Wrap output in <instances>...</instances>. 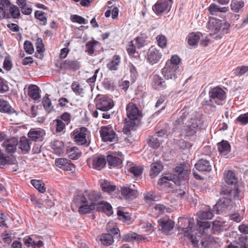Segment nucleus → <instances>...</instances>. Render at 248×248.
I'll list each match as a JSON object with an SVG mask.
<instances>
[{"instance_id":"nucleus-1","label":"nucleus","mask_w":248,"mask_h":248,"mask_svg":"<svg viewBox=\"0 0 248 248\" xmlns=\"http://www.w3.org/2000/svg\"><path fill=\"white\" fill-rule=\"evenodd\" d=\"M174 171L175 176L170 174L168 176L162 177L158 181V185H164L166 186H170V181L180 185L181 181H185L186 179L188 169L186 165L183 164L180 166H176L174 169Z\"/></svg>"},{"instance_id":"nucleus-2","label":"nucleus","mask_w":248,"mask_h":248,"mask_svg":"<svg viewBox=\"0 0 248 248\" xmlns=\"http://www.w3.org/2000/svg\"><path fill=\"white\" fill-rule=\"evenodd\" d=\"M203 121L201 115L195 113L191 116L186 125L181 129V133L185 137H191L194 135L198 129L201 128Z\"/></svg>"},{"instance_id":"nucleus-3","label":"nucleus","mask_w":248,"mask_h":248,"mask_svg":"<svg viewBox=\"0 0 248 248\" xmlns=\"http://www.w3.org/2000/svg\"><path fill=\"white\" fill-rule=\"evenodd\" d=\"M126 111L127 118L124 120L125 123L123 132L128 135L140 123L143 114L140 109H126Z\"/></svg>"},{"instance_id":"nucleus-4","label":"nucleus","mask_w":248,"mask_h":248,"mask_svg":"<svg viewBox=\"0 0 248 248\" xmlns=\"http://www.w3.org/2000/svg\"><path fill=\"white\" fill-rule=\"evenodd\" d=\"M178 220V226L182 228L185 235L189 237L192 243L195 247L198 246L199 240L196 236L191 234L190 233L194 225L193 220L184 217H180Z\"/></svg>"},{"instance_id":"nucleus-5","label":"nucleus","mask_w":248,"mask_h":248,"mask_svg":"<svg viewBox=\"0 0 248 248\" xmlns=\"http://www.w3.org/2000/svg\"><path fill=\"white\" fill-rule=\"evenodd\" d=\"M77 207H78V212L81 215L91 213L96 210L92 205H91L86 199L84 195H78L73 200Z\"/></svg>"},{"instance_id":"nucleus-6","label":"nucleus","mask_w":248,"mask_h":248,"mask_svg":"<svg viewBox=\"0 0 248 248\" xmlns=\"http://www.w3.org/2000/svg\"><path fill=\"white\" fill-rule=\"evenodd\" d=\"M211 102L214 103L216 106H221L225 103L226 98L225 92L220 87H216L212 89L209 92Z\"/></svg>"},{"instance_id":"nucleus-7","label":"nucleus","mask_w":248,"mask_h":248,"mask_svg":"<svg viewBox=\"0 0 248 248\" xmlns=\"http://www.w3.org/2000/svg\"><path fill=\"white\" fill-rule=\"evenodd\" d=\"M99 133L102 141L104 142H117L118 140L115 132L110 125L102 126Z\"/></svg>"},{"instance_id":"nucleus-8","label":"nucleus","mask_w":248,"mask_h":248,"mask_svg":"<svg viewBox=\"0 0 248 248\" xmlns=\"http://www.w3.org/2000/svg\"><path fill=\"white\" fill-rule=\"evenodd\" d=\"M88 129L85 127H81L75 130L72 135V137L78 145H85L88 147L90 142L87 143L86 136Z\"/></svg>"},{"instance_id":"nucleus-9","label":"nucleus","mask_w":248,"mask_h":248,"mask_svg":"<svg viewBox=\"0 0 248 248\" xmlns=\"http://www.w3.org/2000/svg\"><path fill=\"white\" fill-rule=\"evenodd\" d=\"M233 206V202L230 198L223 197L214 206L213 210L216 211L217 214H219L226 209L231 210Z\"/></svg>"},{"instance_id":"nucleus-10","label":"nucleus","mask_w":248,"mask_h":248,"mask_svg":"<svg viewBox=\"0 0 248 248\" xmlns=\"http://www.w3.org/2000/svg\"><path fill=\"white\" fill-rule=\"evenodd\" d=\"M172 3V0H161L153 6V10L156 15L168 13L170 10Z\"/></svg>"},{"instance_id":"nucleus-11","label":"nucleus","mask_w":248,"mask_h":248,"mask_svg":"<svg viewBox=\"0 0 248 248\" xmlns=\"http://www.w3.org/2000/svg\"><path fill=\"white\" fill-rule=\"evenodd\" d=\"M162 56V53L159 50L151 47L147 51L145 58L147 62L150 64L153 65L160 61Z\"/></svg>"},{"instance_id":"nucleus-12","label":"nucleus","mask_w":248,"mask_h":248,"mask_svg":"<svg viewBox=\"0 0 248 248\" xmlns=\"http://www.w3.org/2000/svg\"><path fill=\"white\" fill-rule=\"evenodd\" d=\"M180 68L166 64L162 69V74L166 79L175 80L179 75Z\"/></svg>"},{"instance_id":"nucleus-13","label":"nucleus","mask_w":248,"mask_h":248,"mask_svg":"<svg viewBox=\"0 0 248 248\" xmlns=\"http://www.w3.org/2000/svg\"><path fill=\"white\" fill-rule=\"evenodd\" d=\"M55 65L63 71L72 70L75 71L78 70L80 67V64L78 61L69 59L62 61L60 63V65L58 63H56Z\"/></svg>"},{"instance_id":"nucleus-14","label":"nucleus","mask_w":248,"mask_h":248,"mask_svg":"<svg viewBox=\"0 0 248 248\" xmlns=\"http://www.w3.org/2000/svg\"><path fill=\"white\" fill-rule=\"evenodd\" d=\"M86 196L88 202L92 205L96 209L97 206L102 202V194L97 191H91L88 193Z\"/></svg>"},{"instance_id":"nucleus-15","label":"nucleus","mask_w":248,"mask_h":248,"mask_svg":"<svg viewBox=\"0 0 248 248\" xmlns=\"http://www.w3.org/2000/svg\"><path fill=\"white\" fill-rule=\"evenodd\" d=\"M161 231L164 233L167 234L171 231L174 227V222L168 217L161 218L158 221Z\"/></svg>"},{"instance_id":"nucleus-16","label":"nucleus","mask_w":248,"mask_h":248,"mask_svg":"<svg viewBox=\"0 0 248 248\" xmlns=\"http://www.w3.org/2000/svg\"><path fill=\"white\" fill-rule=\"evenodd\" d=\"M18 144V140L17 139L12 137L9 139L5 140L2 143V145L5 147L8 153H14L16 150Z\"/></svg>"},{"instance_id":"nucleus-17","label":"nucleus","mask_w":248,"mask_h":248,"mask_svg":"<svg viewBox=\"0 0 248 248\" xmlns=\"http://www.w3.org/2000/svg\"><path fill=\"white\" fill-rule=\"evenodd\" d=\"M195 168L199 171L209 172L212 170V166L209 160L200 159L195 165Z\"/></svg>"},{"instance_id":"nucleus-18","label":"nucleus","mask_w":248,"mask_h":248,"mask_svg":"<svg viewBox=\"0 0 248 248\" xmlns=\"http://www.w3.org/2000/svg\"><path fill=\"white\" fill-rule=\"evenodd\" d=\"M222 26V21L214 17H211L208 21V29L214 33H217Z\"/></svg>"},{"instance_id":"nucleus-19","label":"nucleus","mask_w":248,"mask_h":248,"mask_svg":"<svg viewBox=\"0 0 248 248\" xmlns=\"http://www.w3.org/2000/svg\"><path fill=\"white\" fill-rule=\"evenodd\" d=\"M92 166L93 169L100 170L104 168L106 164V160L104 156L94 155L92 157Z\"/></svg>"},{"instance_id":"nucleus-20","label":"nucleus","mask_w":248,"mask_h":248,"mask_svg":"<svg viewBox=\"0 0 248 248\" xmlns=\"http://www.w3.org/2000/svg\"><path fill=\"white\" fill-rule=\"evenodd\" d=\"M114 106V103L112 99L103 97L97 103L96 108H112Z\"/></svg>"},{"instance_id":"nucleus-21","label":"nucleus","mask_w":248,"mask_h":248,"mask_svg":"<svg viewBox=\"0 0 248 248\" xmlns=\"http://www.w3.org/2000/svg\"><path fill=\"white\" fill-rule=\"evenodd\" d=\"M11 2L9 0H0V18L9 17L8 12Z\"/></svg>"},{"instance_id":"nucleus-22","label":"nucleus","mask_w":248,"mask_h":248,"mask_svg":"<svg viewBox=\"0 0 248 248\" xmlns=\"http://www.w3.org/2000/svg\"><path fill=\"white\" fill-rule=\"evenodd\" d=\"M50 146L57 155H60L64 153V143L59 140H54L50 143Z\"/></svg>"},{"instance_id":"nucleus-23","label":"nucleus","mask_w":248,"mask_h":248,"mask_svg":"<svg viewBox=\"0 0 248 248\" xmlns=\"http://www.w3.org/2000/svg\"><path fill=\"white\" fill-rule=\"evenodd\" d=\"M96 210L99 212L102 211L108 216H110L113 214L112 207L111 204L103 201L97 206Z\"/></svg>"},{"instance_id":"nucleus-24","label":"nucleus","mask_w":248,"mask_h":248,"mask_svg":"<svg viewBox=\"0 0 248 248\" xmlns=\"http://www.w3.org/2000/svg\"><path fill=\"white\" fill-rule=\"evenodd\" d=\"M208 9L210 14L213 16H217L218 13H227L229 10L228 7H221L214 3L210 4Z\"/></svg>"},{"instance_id":"nucleus-25","label":"nucleus","mask_w":248,"mask_h":248,"mask_svg":"<svg viewBox=\"0 0 248 248\" xmlns=\"http://www.w3.org/2000/svg\"><path fill=\"white\" fill-rule=\"evenodd\" d=\"M44 133L41 130L31 129L28 133V137L33 141H42Z\"/></svg>"},{"instance_id":"nucleus-26","label":"nucleus","mask_w":248,"mask_h":248,"mask_svg":"<svg viewBox=\"0 0 248 248\" xmlns=\"http://www.w3.org/2000/svg\"><path fill=\"white\" fill-rule=\"evenodd\" d=\"M245 5V3L243 0H232L230 4L231 9L234 13L242 12Z\"/></svg>"},{"instance_id":"nucleus-27","label":"nucleus","mask_w":248,"mask_h":248,"mask_svg":"<svg viewBox=\"0 0 248 248\" xmlns=\"http://www.w3.org/2000/svg\"><path fill=\"white\" fill-rule=\"evenodd\" d=\"M28 94L34 100H38L40 98L39 88L35 85H30L28 88Z\"/></svg>"},{"instance_id":"nucleus-28","label":"nucleus","mask_w":248,"mask_h":248,"mask_svg":"<svg viewBox=\"0 0 248 248\" xmlns=\"http://www.w3.org/2000/svg\"><path fill=\"white\" fill-rule=\"evenodd\" d=\"M122 195L125 199L135 198L137 196L138 191L137 190L133 189L128 186H124L121 187Z\"/></svg>"},{"instance_id":"nucleus-29","label":"nucleus","mask_w":248,"mask_h":248,"mask_svg":"<svg viewBox=\"0 0 248 248\" xmlns=\"http://www.w3.org/2000/svg\"><path fill=\"white\" fill-rule=\"evenodd\" d=\"M121 62V57L118 55H114L112 60L107 64V68L110 71H116Z\"/></svg>"},{"instance_id":"nucleus-30","label":"nucleus","mask_w":248,"mask_h":248,"mask_svg":"<svg viewBox=\"0 0 248 248\" xmlns=\"http://www.w3.org/2000/svg\"><path fill=\"white\" fill-rule=\"evenodd\" d=\"M31 142L25 137H22L20 138V141L18 142L19 148L21 150L22 152L24 154L29 152L31 149Z\"/></svg>"},{"instance_id":"nucleus-31","label":"nucleus","mask_w":248,"mask_h":248,"mask_svg":"<svg viewBox=\"0 0 248 248\" xmlns=\"http://www.w3.org/2000/svg\"><path fill=\"white\" fill-rule=\"evenodd\" d=\"M218 150L221 155H226L231 151V145L229 141L222 140L217 143Z\"/></svg>"},{"instance_id":"nucleus-32","label":"nucleus","mask_w":248,"mask_h":248,"mask_svg":"<svg viewBox=\"0 0 248 248\" xmlns=\"http://www.w3.org/2000/svg\"><path fill=\"white\" fill-rule=\"evenodd\" d=\"M188 114V112L186 109H181L179 113L180 116L175 120L174 123V127L173 128V132H176L178 129V126L180 125L187 117Z\"/></svg>"},{"instance_id":"nucleus-33","label":"nucleus","mask_w":248,"mask_h":248,"mask_svg":"<svg viewBox=\"0 0 248 248\" xmlns=\"http://www.w3.org/2000/svg\"><path fill=\"white\" fill-rule=\"evenodd\" d=\"M114 237L110 233H103L100 236L101 244L105 246H109L114 242Z\"/></svg>"},{"instance_id":"nucleus-34","label":"nucleus","mask_w":248,"mask_h":248,"mask_svg":"<svg viewBox=\"0 0 248 248\" xmlns=\"http://www.w3.org/2000/svg\"><path fill=\"white\" fill-rule=\"evenodd\" d=\"M107 160L108 165L112 167H116L120 166L123 162L122 159L113 155H108L107 156Z\"/></svg>"},{"instance_id":"nucleus-35","label":"nucleus","mask_w":248,"mask_h":248,"mask_svg":"<svg viewBox=\"0 0 248 248\" xmlns=\"http://www.w3.org/2000/svg\"><path fill=\"white\" fill-rule=\"evenodd\" d=\"M153 86L155 89H161L165 88L166 84L161 77L155 74L153 78Z\"/></svg>"},{"instance_id":"nucleus-36","label":"nucleus","mask_w":248,"mask_h":248,"mask_svg":"<svg viewBox=\"0 0 248 248\" xmlns=\"http://www.w3.org/2000/svg\"><path fill=\"white\" fill-rule=\"evenodd\" d=\"M163 168L162 165L159 162H154L151 164L150 171V176L152 178L155 177L161 171Z\"/></svg>"},{"instance_id":"nucleus-37","label":"nucleus","mask_w":248,"mask_h":248,"mask_svg":"<svg viewBox=\"0 0 248 248\" xmlns=\"http://www.w3.org/2000/svg\"><path fill=\"white\" fill-rule=\"evenodd\" d=\"M200 244L204 248H212L216 244V242L213 237L209 236L201 239Z\"/></svg>"},{"instance_id":"nucleus-38","label":"nucleus","mask_w":248,"mask_h":248,"mask_svg":"<svg viewBox=\"0 0 248 248\" xmlns=\"http://www.w3.org/2000/svg\"><path fill=\"white\" fill-rule=\"evenodd\" d=\"M100 186L102 190L106 192L111 193L116 189V186L112 185L110 182L104 180L101 182Z\"/></svg>"},{"instance_id":"nucleus-39","label":"nucleus","mask_w":248,"mask_h":248,"mask_svg":"<svg viewBox=\"0 0 248 248\" xmlns=\"http://www.w3.org/2000/svg\"><path fill=\"white\" fill-rule=\"evenodd\" d=\"M201 36H202V33L200 32L190 33L187 38L188 45L190 46L197 45Z\"/></svg>"},{"instance_id":"nucleus-40","label":"nucleus","mask_w":248,"mask_h":248,"mask_svg":"<svg viewBox=\"0 0 248 248\" xmlns=\"http://www.w3.org/2000/svg\"><path fill=\"white\" fill-rule=\"evenodd\" d=\"M225 181L228 185H231L233 186L234 185H237V179L235 177V173L232 170H229L225 177Z\"/></svg>"},{"instance_id":"nucleus-41","label":"nucleus","mask_w":248,"mask_h":248,"mask_svg":"<svg viewBox=\"0 0 248 248\" xmlns=\"http://www.w3.org/2000/svg\"><path fill=\"white\" fill-rule=\"evenodd\" d=\"M67 153L68 156L73 160L78 159L81 155V153L76 147L67 148Z\"/></svg>"},{"instance_id":"nucleus-42","label":"nucleus","mask_w":248,"mask_h":248,"mask_svg":"<svg viewBox=\"0 0 248 248\" xmlns=\"http://www.w3.org/2000/svg\"><path fill=\"white\" fill-rule=\"evenodd\" d=\"M199 217L201 220L211 219L213 217V213L211 209L203 210L198 213Z\"/></svg>"},{"instance_id":"nucleus-43","label":"nucleus","mask_w":248,"mask_h":248,"mask_svg":"<svg viewBox=\"0 0 248 248\" xmlns=\"http://www.w3.org/2000/svg\"><path fill=\"white\" fill-rule=\"evenodd\" d=\"M143 171V168L142 166L134 165L129 168V171L135 177H140Z\"/></svg>"},{"instance_id":"nucleus-44","label":"nucleus","mask_w":248,"mask_h":248,"mask_svg":"<svg viewBox=\"0 0 248 248\" xmlns=\"http://www.w3.org/2000/svg\"><path fill=\"white\" fill-rule=\"evenodd\" d=\"M181 61V59L180 57L177 55H172L170 59L167 61L166 64L180 68L179 65Z\"/></svg>"},{"instance_id":"nucleus-45","label":"nucleus","mask_w":248,"mask_h":248,"mask_svg":"<svg viewBox=\"0 0 248 248\" xmlns=\"http://www.w3.org/2000/svg\"><path fill=\"white\" fill-rule=\"evenodd\" d=\"M34 16L38 19L42 24L45 25L47 23V15L46 13L43 11L37 10L35 12Z\"/></svg>"},{"instance_id":"nucleus-46","label":"nucleus","mask_w":248,"mask_h":248,"mask_svg":"<svg viewBox=\"0 0 248 248\" xmlns=\"http://www.w3.org/2000/svg\"><path fill=\"white\" fill-rule=\"evenodd\" d=\"M31 183L39 192L43 193L46 191L45 185L40 180H31Z\"/></svg>"},{"instance_id":"nucleus-47","label":"nucleus","mask_w":248,"mask_h":248,"mask_svg":"<svg viewBox=\"0 0 248 248\" xmlns=\"http://www.w3.org/2000/svg\"><path fill=\"white\" fill-rule=\"evenodd\" d=\"M8 11H9V16L10 15L13 18L18 19L20 17V10L16 6L10 5Z\"/></svg>"},{"instance_id":"nucleus-48","label":"nucleus","mask_w":248,"mask_h":248,"mask_svg":"<svg viewBox=\"0 0 248 248\" xmlns=\"http://www.w3.org/2000/svg\"><path fill=\"white\" fill-rule=\"evenodd\" d=\"M111 223H108L107 226V231L108 232V233L113 234V236L115 238H119L120 237V232L119 229L114 227H111Z\"/></svg>"},{"instance_id":"nucleus-49","label":"nucleus","mask_w":248,"mask_h":248,"mask_svg":"<svg viewBox=\"0 0 248 248\" xmlns=\"http://www.w3.org/2000/svg\"><path fill=\"white\" fill-rule=\"evenodd\" d=\"M233 186L228 185L226 183L225 185L222 186L220 194L223 195H226L227 197H230L233 190Z\"/></svg>"},{"instance_id":"nucleus-50","label":"nucleus","mask_w":248,"mask_h":248,"mask_svg":"<svg viewBox=\"0 0 248 248\" xmlns=\"http://www.w3.org/2000/svg\"><path fill=\"white\" fill-rule=\"evenodd\" d=\"M148 143L150 147L154 149H157L160 144L159 141L155 136H150Z\"/></svg>"},{"instance_id":"nucleus-51","label":"nucleus","mask_w":248,"mask_h":248,"mask_svg":"<svg viewBox=\"0 0 248 248\" xmlns=\"http://www.w3.org/2000/svg\"><path fill=\"white\" fill-rule=\"evenodd\" d=\"M138 235L135 232L127 233L124 234L122 237V240L124 242H132L138 238Z\"/></svg>"},{"instance_id":"nucleus-52","label":"nucleus","mask_w":248,"mask_h":248,"mask_svg":"<svg viewBox=\"0 0 248 248\" xmlns=\"http://www.w3.org/2000/svg\"><path fill=\"white\" fill-rule=\"evenodd\" d=\"M233 188L232 195H233V199L238 201L241 200L243 198V195L240 190L238 188V185H234Z\"/></svg>"},{"instance_id":"nucleus-53","label":"nucleus","mask_w":248,"mask_h":248,"mask_svg":"<svg viewBox=\"0 0 248 248\" xmlns=\"http://www.w3.org/2000/svg\"><path fill=\"white\" fill-rule=\"evenodd\" d=\"M62 169L73 175L75 173L76 167L73 164L71 163L70 160L65 164V166Z\"/></svg>"},{"instance_id":"nucleus-54","label":"nucleus","mask_w":248,"mask_h":248,"mask_svg":"<svg viewBox=\"0 0 248 248\" xmlns=\"http://www.w3.org/2000/svg\"><path fill=\"white\" fill-rule=\"evenodd\" d=\"M71 89L77 95H81L83 93V89L77 81H74L72 83Z\"/></svg>"},{"instance_id":"nucleus-55","label":"nucleus","mask_w":248,"mask_h":248,"mask_svg":"<svg viewBox=\"0 0 248 248\" xmlns=\"http://www.w3.org/2000/svg\"><path fill=\"white\" fill-rule=\"evenodd\" d=\"M248 71V66H241L236 67L234 70V75L236 76H241Z\"/></svg>"},{"instance_id":"nucleus-56","label":"nucleus","mask_w":248,"mask_h":248,"mask_svg":"<svg viewBox=\"0 0 248 248\" xmlns=\"http://www.w3.org/2000/svg\"><path fill=\"white\" fill-rule=\"evenodd\" d=\"M158 45L163 48L166 46L167 39L166 37L163 35H158L156 37Z\"/></svg>"},{"instance_id":"nucleus-57","label":"nucleus","mask_w":248,"mask_h":248,"mask_svg":"<svg viewBox=\"0 0 248 248\" xmlns=\"http://www.w3.org/2000/svg\"><path fill=\"white\" fill-rule=\"evenodd\" d=\"M177 145L180 149L182 150L189 149L192 146L191 143L188 141H185L182 139L178 141Z\"/></svg>"},{"instance_id":"nucleus-58","label":"nucleus","mask_w":248,"mask_h":248,"mask_svg":"<svg viewBox=\"0 0 248 248\" xmlns=\"http://www.w3.org/2000/svg\"><path fill=\"white\" fill-rule=\"evenodd\" d=\"M197 225L199 227L200 232L202 231L203 232L204 230L208 229L211 226V223L208 221H198Z\"/></svg>"},{"instance_id":"nucleus-59","label":"nucleus","mask_w":248,"mask_h":248,"mask_svg":"<svg viewBox=\"0 0 248 248\" xmlns=\"http://www.w3.org/2000/svg\"><path fill=\"white\" fill-rule=\"evenodd\" d=\"M98 43V42L95 40L93 41H89L86 44L87 51L90 54H92L94 53V48Z\"/></svg>"},{"instance_id":"nucleus-60","label":"nucleus","mask_w":248,"mask_h":248,"mask_svg":"<svg viewBox=\"0 0 248 248\" xmlns=\"http://www.w3.org/2000/svg\"><path fill=\"white\" fill-rule=\"evenodd\" d=\"M24 48L25 51L29 54H31L34 52V48L32 43L29 41H25L24 44Z\"/></svg>"},{"instance_id":"nucleus-61","label":"nucleus","mask_w":248,"mask_h":248,"mask_svg":"<svg viewBox=\"0 0 248 248\" xmlns=\"http://www.w3.org/2000/svg\"><path fill=\"white\" fill-rule=\"evenodd\" d=\"M236 121L242 125H245L248 123V112L240 115L236 119Z\"/></svg>"},{"instance_id":"nucleus-62","label":"nucleus","mask_w":248,"mask_h":248,"mask_svg":"<svg viewBox=\"0 0 248 248\" xmlns=\"http://www.w3.org/2000/svg\"><path fill=\"white\" fill-rule=\"evenodd\" d=\"M69 160L65 158H60L56 159L55 160V165L59 168L62 169Z\"/></svg>"},{"instance_id":"nucleus-63","label":"nucleus","mask_w":248,"mask_h":248,"mask_svg":"<svg viewBox=\"0 0 248 248\" xmlns=\"http://www.w3.org/2000/svg\"><path fill=\"white\" fill-rule=\"evenodd\" d=\"M135 45L134 41H131L129 42L126 47V50L129 55H132L135 53L137 47Z\"/></svg>"},{"instance_id":"nucleus-64","label":"nucleus","mask_w":248,"mask_h":248,"mask_svg":"<svg viewBox=\"0 0 248 248\" xmlns=\"http://www.w3.org/2000/svg\"><path fill=\"white\" fill-rule=\"evenodd\" d=\"M42 103L45 108H50L51 107L53 108V107L52 106L51 101L47 94H46L43 97Z\"/></svg>"}]
</instances>
